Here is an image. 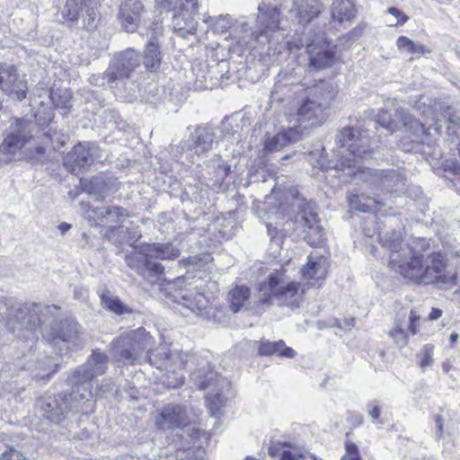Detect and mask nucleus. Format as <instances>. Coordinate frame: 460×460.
<instances>
[{
  "label": "nucleus",
  "instance_id": "obj_1",
  "mask_svg": "<svg viewBox=\"0 0 460 460\" xmlns=\"http://www.w3.org/2000/svg\"><path fill=\"white\" fill-rule=\"evenodd\" d=\"M332 95L320 94L319 86L305 87L299 78L288 71H280L276 77L270 96L272 109L282 111L287 121L292 125L264 140L263 153L277 152L297 141L307 128L321 126L326 119V110Z\"/></svg>",
  "mask_w": 460,
  "mask_h": 460
},
{
  "label": "nucleus",
  "instance_id": "obj_2",
  "mask_svg": "<svg viewBox=\"0 0 460 460\" xmlns=\"http://www.w3.org/2000/svg\"><path fill=\"white\" fill-rule=\"evenodd\" d=\"M378 239L391 252V267L405 279L420 284L440 282L453 286L460 282V267L454 273H444L446 265L440 254L428 257L423 264L422 254L417 253L412 246H402L400 230L379 232Z\"/></svg>",
  "mask_w": 460,
  "mask_h": 460
},
{
  "label": "nucleus",
  "instance_id": "obj_3",
  "mask_svg": "<svg viewBox=\"0 0 460 460\" xmlns=\"http://www.w3.org/2000/svg\"><path fill=\"white\" fill-rule=\"evenodd\" d=\"M369 137L366 132L352 128H346L340 131L336 137L337 156L339 160L334 167L337 169L357 167L353 175L369 184L373 190L393 191L404 185L402 173L396 170H375L363 168L358 164L363 160L371 157Z\"/></svg>",
  "mask_w": 460,
  "mask_h": 460
},
{
  "label": "nucleus",
  "instance_id": "obj_4",
  "mask_svg": "<svg viewBox=\"0 0 460 460\" xmlns=\"http://www.w3.org/2000/svg\"><path fill=\"white\" fill-rule=\"evenodd\" d=\"M107 361L108 357L104 353L93 351L88 360L70 376L73 391L69 394H59L42 402L44 416L50 421L58 423L67 412L78 411L84 401L93 396L95 378L105 372Z\"/></svg>",
  "mask_w": 460,
  "mask_h": 460
},
{
  "label": "nucleus",
  "instance_id": "obj_5",
  "mask_svg": "<svg viewBox=\"0 0 460 460\" xmlns=\"http://www.w3.org/2000/svg\"><path fill=\"white\" fill-rule=\"evenodd\" d=\"M154 344L152 336L140 327L121 334L112 342L111 352L113 357L126 365L141 363L149 360V355L153 352Z\"/></svg>",
  "mask_w": 460,
  "mask_h": 460
},
{
  "label": "nucleus",
  "instance_id": "obj_6",
  "mask_svg": "<svg viewBox=\"0 0 460 460\" xmlns=\"http://www.w3.org/2000/svg\"><path fill=\"white\" fill-rule=\"evenodd\" d=\"M285 270L281 267L270 272L268 278L258 284L261 303L270 305L271 297L279 300L280 305L297 306L304 293L296 281H288Z\"/></svg>",
  "mask_w": 460,
  "mask_h": 460
},
{
  "label": "nucleus",
  "instance_id": "obj_7",
  "mask_svg": "<svg viewBox=\"0 0 460 460\" xmlns=\"http://www.w3.org/2000/svg\"><path fill=\"white\" fill-rule=\"evenodd\" d=\"M191 378L201 390H208L206 395L207 406L213 416H217L220 409L227 402L230 394V382L224 376H218L212 369L199 368L191 374Z\"/></svg>",
  "mask_w": 460,
  "mask_h": 460
},
{
  "label": "nucleus",
  "instance_id": "obj_8",
  "mask_svg": "<svg viewBox=\"0 0 460 460\" xmlns=\"http://www.w3.org/2000/svg\"><path fill=\"white\" fill-rule=\"evenodd\" d=\"M42 306L37 304L14 307L12 297H0V322L4 321L6 327L13 332L21 330H34L41 320L39 314Z\"/></svg>",
  "mask_w": 460,
  "mask_h": 460
},
{
  "label": "nucleus",
  "instance_id": "obj_9",
  "mask_svg": "<svg viewBox=\"0 0 460 460\" xmlns=\"http://www.w3.org/2000/svg\"><path fill=\"white\" fill-rule=\"evenodd\" d=\"M38 131L35 122L23 119H16L11 124L9 132L0 146V164L12 161V155L21 150Z\"/></svg>",
  "mask_w": 460,
  "mask_h": 460
},
{
  "label": "nucleus",
  "instance_id": "obj_10",
  "mask_svg": "<svg viewBox=\"0 0 460 460\" xmlns=\"http://www.w3.org/2000/svg\"><path fill=\"white\" fill-rule=\"evenodd\" d=\"M426 106L424 97H421L415 104L416 109L421 111L422 114L426 117L423 122L414 119L403 110H396V117L405 131H409L416 136H421L425 134L429 135V130L432 128L436 132L440 130L441 124L438 123V119L436 118L435 109L429 105Z\"/></svg>",
  "mask_w": 460,
  "mask_h": 460
},
{
  "label": "nucleus",
  "instance_id": "obj_11",
  "mask_svg": "<svg viewBox=\"0 0 460 460\" xmlns=\"http://www.w3.org/2000/svg\"><path fill=\"white\" fill-rule=\"evenodd\" d=\"M289 49L305 47L310 59V66L314 69H322L329 67L334 61V55L329 49V44L321 35L316 36L314 40L309 39H293L288 42Z\"/></svg>",
  "mask_w": 460,
  "mask_h": 460
},
{
  "label": "nucleus",
  "instance_id": "obj_12",
  "mask_svg": "<svg viewBox=\"0 0 460 460\" xmlns=\"http://www.w3.org/2000/svg\"><path fill=\"white\" fill-rule=\"evenodd\" d=\"M323 10L321 0H292L287 18L296 31L315 21Z\"/></svg>",
  "mask_w": 460,
  "mask_h": 460
},
{
  "label": "nucleus",
  "instance_id": "obj_13",
  "mask_svg": "<svg viewBox=\"0 0 460 460\" xmlns=\"http://www.w3.org/2000/svg\"><path fill=\"white\" fill-rule=\"evenodd\" d=\"M297 227L304 233V240L312 246H321L325 241L324 228L318 221L316 211L308 205L296 217Z\"/></svg>",
  "mask_w": 460,
  "mask_h": 460
},
{
  "label": "nucleus",
  "instance_id": "obj_14",
  "mask_svg": "<svg viewBox=\"0 0 460 460\" xmlns=\"http://www.w3.org/2000/svg\"><path fill=\"white\" fill-rule=\"evenodd\" d=\"M101 0H66L62 9V16L69 21L75 22L81 13L86 14L84 25L89 30L95 28V21L98 16V6Z\"/></svg>",
  "mask_w": 460,
  "mask_h": 460
},
{
  "label": "nucleus",
  "instance_id": "obj_15",
  "mask_svg": "<svg viewBox=\"0 0 460 460\" xmlns=\"http://www.w3.org/2000/svg\"><path fill=\"white\" fill-rule=\"evenodd\" d=\"M140 65L138 54L131 49L117 55L112 64L105 72V77L109 84L128 78L133 72Z\"/></svg>",
  "mask_w": 460,
  "mask_h": 460
},
{
  "label": "nucleus",
  "instance_id": "obj_16",
  "mask_svg": "<svg viewBox=\"0 0 460 460\" xmlns=\"http://www.w3.org/2000/svg\"><path fill=\"white\" fill-rule=\"evenodd\" d=\"M125 260L130 269L150 282L154 281L152 278L161 275L164 270L161 263L151 261L147 254L146 243L141 245L139 250L127 255Z\"/></svg>",
  "mask_w": 460,
  "mask_h": 460
},
{
  "label": "nucleus",
  "instance_id": "obj_17",
  "mask_svg": "<svg viewBox=\"0 0 460 460\" xmlns=\"http://www.w3.org/2000/svg\"><path fill=\"white\" fill-rule=\"evenodd\" d=\"M155 427L161 430L181 429L188 425L189 418L184 407L168 403L153 416Z\"/></svg>",
  "mask_w": 460,
  "mask_h": 460
},
{
  "label": "nucleus",
  "instance_id": "obj_18",
  "mask_svg": "<svg viewBox=\"0 0 460 460\" xmlns=\"http://www.w3.org/2000/svg\"><path fill=\"white\" fill-rule=\"evenodd\" d=\"M0 88L13 100L22 101L26 97L28 85L24 77L17 74L12 66L0 68Z\"/></svg>",
  "mask_w": 460,
  "mask_h": 460
},
{
  "label": "nucleus",
  "instance_id": "obj_19",
  "mask_svg": "<svg viewBox=\"0 0 460 460\" xmlns=\"http://www.w3.org/2000/svg\"><path fill=\"white\" fill-rule=\"evenodd\" d=\"M258 9L260 13L257 18L256 30L252 34L255 40L261 43L270 42L273 40V32L279 29L283 30L279 19V12L276 7L269 8L266 11H262L261 6Z\"/></svg>",
  "mask_w": 460,
  "mask_h": 460
},
{
  "label": "nucleus",
  "instance_id": "obj_20",
  "mask_svg": "<svg viewBox=\"0 0 460 460\" xmlns=\"http://www.w3.org/2000/svg\"><path fill=\"white\" fill-rule=\"evenodd\" d=\"M188 361V355L181 351H171L165 345L161 346L149 355V362L157 368L172 369L181 368Z\"/></svg>",
  "mask_w": 460,
  "mask_h": 460
},
{
  "label": "nucleus",
  "instance_id": "obj_21",
  "mask_svg": "<svg viewBox=\"0 0 460 460\" xmlns=\"http://www.w3.org/2000/svg\"><path fill=\"white\" fill-rule=\"evenodd\" d=\"M420 315L416 311L410 312L407 320L397 319L389 335L399 347H404L408 343L409 335H414L418 332Z\"/></svg>",
  "mask_w": 460,
  "mask_h": 460
},
{
  "label": "nucleus",
  "instance_id": "obj_22",
  "mask_svg": "<svg viewBox=\"0 0 460 460\" xmlns=\"http://www.w3.org/2000/svg\"><path fill=\"white\" fill-rule=\"evenodd\" d=\"M144 5L141 0H125L119 10L122 27L128 32H134L141 21Z\"/></svg>",
  "mask_w": 460,
  "mask_h": 460
},
{
  "label": "nucleus",
  "instance_id": "obj_23",
  "mask_svg": "<svg viewBox=\"0 0 460 460\" xmlns=\"http://www.w3.org/2000/svg\"><path fill=\"white\" fill-rule=\"evenodd\" d=\"M93 146L90 143L75 146L64 160V165L72 173H76V171L89 165L93 162Z\"/></svg>",
  "mask_w": 460,
  "mask_h": 460
},
{
  "label": "nucleus",
  "instance_id": "obj_24",
  "mask_svg": "<svg viewBox=\"0 0 460 460\" xmlns=\"http://www.w3.org/2000/svg\"><path fill=\"white\" fill-rule=\"evenodd\" d=\"M327 258L318 253H312L308 256L307 263L301 270V273L305 279L312 281V286H320V281L327 276Z\"/></svg>",
  "mask_w": 460,
  "mask_h": 460
},
{
  "label": "nucleus",
  "instance_id": "obj_25",
  "mask_svg": "<svg viewBox=\"0 0 460 460\" xmlns=\"http://www.w3.org/2000/svg\"><path fill=\"white\" fill-rule=\"evenodd\" d=\"M269 454L278 460H306L312 455L296 443L288 440H278L269 448Z\"/></svg>",
  "mask_w": 460,
  "mask_h": 460
},
{
  "label": "nucleus",
  "instance_id": "obj_26",
  "mask_svg": "<svg viewBox=\"0 0 460 460\" xmlns=\"http://www.w3.org/2000/svg\"><path fill=\"white\" fill-rule=\"evenodd\" d=\"M146 251L151 259L162 261H173L181 254L180 249L172 243H146Z\"/></svg>",
  "mask_w": 460,
  "mask_h": 460
},
{
  "label": "nucleus",
  "instance_id": "obj_27",
  "mask_svg": "<svg viewBox=\"0 0 460 460\" xmlns=\"http://www.w3.org/2000/svg\"><path fill=\"white\" fill-rule=\"evenodd\" d=\"M259 353L262 356L276 354L288 358H293L296 356V351L292 348L287 347L283 341H262L259 348Z\"/></svg>",
  "mask_w": 460,
  "mask_h": 460
},
{
  "label": "nucleus",
  "instance_id": "obj_28",
  "mask_svg": "<svg viewBox=\"0 0 460 460\" xmlns=\"http://www.w3.org/2000/svg\"><path fill=\"white\" fill-rule=\"evenodd\" d=\"M332 17L340 22L349 21L356 14L353 0H332Z\"/></svg>",
  "mask_w": 460,
  "mask_h": 460
},
{
  "label": "nucleus",
  "instance_id": "obj_29",
  "mask_svg": "<svg viewBox=\"0 0 460 460\" xmlns=\"http://www.w3.org/2000/svg\"><path fill=\"white\" fill-rule=\"evenodd\" d=\"M213 136L207 128H198L193 135L194 153L198 155H203L212 148Z\"/></svg>",
  "mask_w": 460,
  "mask_h": 460
},
{
  "label": "nucleus",
  "instance_id": "obj_30",
  "mask_svg": "<svg viewBox=\"0 0 460 460\" xmlns=\"http://www.w3.org/2000/svg\"><path fill=\"white\" fill-rule=\"evenodd\" d=\"M181 304L197 314H203L208 306V300L201 293L186 291L181 295Z\"/></svg>",
  "mask_w": 460,
  "mask_h": 460
},
{
  "label": "nucleus",
  "instance_id": "obj_31",
  "mask_svg": "<svg viewBox=\"0 0 460 460\" xmlns=\"http://www.w3.org/2000/svg\"><path fill=\"white\" fill-rule=\"evenodd\" d=\"M349 202L351 208L366 213H376L381 208L379 201L364 194L349 196Z\"/></svg>",
  "mask_w": 460,
  "mask_h": 460
},
{
  "label": "nucleus",
  "instance_id": "obj_32",
  "mask_svg": "<svg viewBox=\"0 0 460 460\" xmlns=\"http://www.w3.org/2000/svg\"><path fill=\"white\" fill-rule=\"evenodd\" d=\"M161 60L162 54L158 42L155 39H150L144 53V65L147 69L156 70L160 67Z\"/></svg>",
  "mask_w": 460,
  "mask_h": 460
},
{
  "label": "nucleus",
  "instance_id": "obj_33",
  "mask_svg": "<svg viewBox=\"0 0 460 460\" xmlns=\"http://www.w3.org/2000/svg\"><path fill=\"white\" fill-rule=\"evenodd\" d=\"M79 324L71 320L61 322L54 340L59 339L65 342L75 343L79 338Z\"/></svg>",
  "mask_w": 460,
  "mask_h": 460
},
{
  "label": "nucleus",
  "instance_id": "obj_34",
  "mask_svg": "<svg viewBox=\"0 0 460 460\" xmlns=\"http://www.w3.org/2000/svg\"><path fill=\"white\" fill-rule=\"evenodd\" d=\"M250 297V289L246 286H236L228 293L230 307L234 313H237Z\"/></svg>",
  "mask_w": 460,
  "mask_h": 460
},
{
  "label": "nucleus",
  "instance_id": "obj_35",
  "mask_svg": "<svg viewBox=\"0 0 460 460\" xmlns=\"http://www.w3.org/2000/svg\"><path fill=\"white\" fill-rule=\"evenodd\" d=\"M99 219H105L107 223H123L125 220L124 209L119 207L96 208L93 210Z\"/></svg>",
  "mask_w": 460,
  "mask_h": 460
},
{
  "label": "nucleus",
  "instance_id": "obj_36",
  "mask_svg": "<svg viewBox=\"0 0 460 460\" xmlns=\"http://www.w3.org/2000/svg\"><path fill=\"white\" fill-rule=\"evenodd\" d=\"M102 305L117 314H128L131 310L125 305H123L120 300L113 296L110 291H104L100 296Z\"/></svg>",
  "mask_w": 460,
  "mask_h": 460
},
{
  "label": "nucleus",
  "instance_id": "obj_37",
  "mask_svg": "<svg viewBox=\"0 0 460 460\" xmlns=\"http://www.w3.org/2000/svg\"><path fill=\"white\" fill-rule=\"evenodd\" d=\"M396 45L402 52H405L407 54L420 56L429 53V50H428L423 45L415 43L405 36H400L396 40Z\"/></svg>",
  "mask_w": 460,
  "mask_h": 460
},
{
  "label": "nucleus",
  "instance_id": "obj_38",
  "mask_svg": "<svg viewBox=\"0 0 460 460\" xmlns=\"http://www.w3.org/2000/svg\"><path fill=\"white\" fill-rule=\"evenodd\" d=\"M49 98L57 109H64L69 111L71 108L72 93L67 89L51 90Z\"/></svg>",
  "mask_w": 460,
  "mask_h": 460
},
{
  "label": "nucleus",
  "instance_id": "obj_39",
  "mask_svg": "<svg viewBox=\"0 0 460 460\" xmlns=\"http://www.w3.org/2000/svg\"><path fill=\"white\" fill-rule=\"evenodd\" d=\"M376 122L390 133L399 128L398 123L391 119L390 114L386 111H380L378 112L376 115Z\"/></svg>",
  "mask_w": 460,
  "mask_h": 460
},
{
  "label": "nucleus",
  "instance_id": "obj_40",
  "mask_svg": "<svg viewBox=\"0 0 460 460\" xmlns=\"http://www.w3.org/2000/svg\"><path fill=\"white\" fill-rule=\"evenodd\" d=\"M47 137L54 144V148L64 146L69 140V136L50 128L47 132Z\"/></svg>",
  "mask_w": 460,
  "mask_h": 460
},
{
  "label": "nucleus",
  "instance_id": "obj_41",
  "mask_svg": "<svg viewBox=\"0 0 460 460\" xmlns=\"http://www.w3.org/2000/svg\"><path fill=\"white\" fill-rule=\"evenodd\" d=\"M341 460H362L358 445L347 440L345 442V454Z\"/></svg>",
  "mask_w": 460,
  "mask_h": 460
},
{
  "label": "nucleus",
  "instance_id": "obj_42",
  "mask_svg": "<svg viewBox=\"0 0 460 460\" xmlns=\"http://www.w3.org/2000/svg\"><path fill=\"white\" fill-rule=\"evenodd\" d=\"M433 350H434V346L431 345V344H427L425 345L422 349L420 350V366L422 367V368H426L429 366H431L432 362H433Z\"/></svg>",
  "mask_w": 460,
  "mask_h": 460
},
{
  "label": "nucleus",
  "instance_id": "obj_43",
  "mask_svg": "<svg viewBox=\"0 0 460 460\" xmlns=\"http://www.w3.org/2000/svg\"><path fill=\"white\" fill-rule=\"evenodd\" d=\"M386 12L394 18V20L390 22V26L403 25L409 20L408 15L396 7H389Z\"/></svg>",
  "mask_w": 460,
  "mask_h": 460
},
{
  "label": "nucleus",
  "instance_id": "obj_44",
  "mask_svg": "<svg viewBox=\"0 0 460 460\" xmlns=\"http://www.w3.org/2000/svg\"><path fill=\"white\" fill-rule=\"evenodd\" d=\"M212 166L216 169L217 177L220 180L225 179L231 169V166L225 163L220 157L211 161Z\"/></svg>",
  "mask_w": 460,
  "mask_h": 460
},
{
  "label": "nucleus",
  "instance_id": "obj_45",
  "mask_svg": "<svg viewBox=\"0 0 460 460\" xmlns=\"http://www.w3.org/2000/svg\"><path fill=\"white\" fill-rule=\"evenodd\" d=\"M0 460H29L26 458L20 451L10 447L6 451H4Z\"/></svg>",
  "mask_w": 460,
  "mask_h": 460
},
{
  "label": "nucleus",
  "instance_id": "obj_46",
  "mask_svg": "<svg viewBox=\"0 0 460 460\" xmlns=\"http://www.w3.org/2000/svg\"><path fill=\"white\" fill-rule=\"evenodd\" d=\"M215 30L219 32H226L231 27L230 19L228 16H219L215 22Z\"/></svg>",
  "mask_w": 460,
  "mask_h": 460
},
{
  "label": "nucleus",
  "instance_id": "obj_47",
  "mask_svg": "<svg viewBox=\"0 0 460 460\" xmlns=\"http://www.w3.org/2000/svg\"><path fill=\"white\" fill-rule=\"evenodd\" d=\"M367 410H368V414L372 419V422L381 424L382 421L379 419V416H380L379 406L373 402H370L367 404Z\"/></svg>",
  "mask_w": 460,
  "mask_h": 460
},
{
  "label": "nucleus",
  "instance_id": "obj_48",
  "mask_svg": "<svg viewBox=\"0 0 460 460\" xmlns=\"http://www.w3.org/2000/svg\"><path fill=\"white\" fill-rule=\"evenodd\" d=\"M434 421H435V428L437 429L436 437H437V438L440 439L444 437V420H443L441 415L437 414L434 417Z\"/></svg>",
  "mask_w": 460,
  "mask_h": 460
},
{
  "label": "nucleus",
  "instance_id": "obj_49",
  "mask_svg": "<svg viewBox=\"0 0 460 460\" xmlns=\"http://www.w3.org/2000/svg\"><path fill=\"white\" fill-rule=\"evenodd\" d=\"M155 2L164 9L171 10L177 7L178 0H155Z\"/></svg>",
  "mask_w": 460,
  "mask_h": 460
},
{
  "label": "nucleus",
  "instance_id": "obj_50",
  "mask_svg": "<svg viewBox=\"0 0 460 460\" xmlns=\"http://www.w3.org/2000/svg\"><path fill=\"white\" fill-rule=\"evenodd\" d=\"M112 389V384L109 380H103V384L96 390V394L100 393L101 394L111 392Z\"/></svg>",
  "mask_w": 460,
  "mask_h": 460
},
{
  "label": "nucleus",
  "instance_id": "obj_51",
  "mask_svg": "<svg viewBox=\"0 0 460 460\" xmlns=\"http://www.w3.org/2000/svg\"><path fill=\"white\" fill-rule=\"evenodd\" d=\"M52 119H53V113L50 111L45 114L44 118H41L40 115L37 116V120L39 121V123L41 126H44L45 124H49V122L52 121Z\"/></svg>",
  "mask_w": 460,
  "mask_h": 460
},
{
  "label": "nucleus",
  "instance_id": "obj_52",
  "mask_svg": "<svg viewBox=\"0 0 460 460\" xmlns=\"http://www.w3.org/2000/svg\"><path fill=\"white\" fill-rule=\"evenodd\" d=\"M442 315V311L440 309L433 308L431 313L429 315V320H437Z\"/></svg>",
  "mask_w": 460,
  "mask_h": 460
},
{
  "label": "nucleus",
  "instance_id": "obj_53",
  "mask_svg": "<svg viewBox=\"0 0 460 460\" xmlns=\"http://www.w3.org/2000/svg\"><path fill=\"white\" fill-rule=\"evenodd\" d=\"M267 227H268L269 235H270L272 239L275 238L276 234H277V228L271 227L269 225H267Z\"/></svg>",
  "mask_w": 460,
  "mask_h": 460
},
{
  "label": "nucleus",
  "instance_id": "obj_54",
  "mask_svg": "<svg viewBox=\"0 0 460 460\" xmlns=\"http://www.w3.org/2000/svg\"><path fill=\"white\" fill-rule=\"evenodd\" d=\"M71 226L66 223H63L59 226V229L62 233H65L68 229H70Z\"/></svg>",
  "mask_w": 460,
  "mask_h": 460
},
{
  "label": "nucleus",
  "instance_id": "obj_55",
  "mask_svg": "<svg viewBox=\"0 0 460 460\" xmlns=\"http://www.w3.org/2000/svg\"><path fill=\"white\" fill-rule=\"evenodd\" d=\"M458 334L456 332H453L451 333L450 335V341H451V344L454 345V343L457 341L458 339Z\"/></svg>",
  "mask_w": 460,
  "mask_h": 460
},
{
  "label": "nucleus",
  "instance_id": "obj_56",
  "mask_svg": "<svg viewBox=\"0 0 460 460\" xmlns=\"http://www.w3.org/2000/svg\"><path fill=\"white\" fill-rule=\"evenodd\" d=\"M45 151V148L41 146L36 147V153L37 154H43Z\"/></svg>",
  "mask_w": 460,
  "mask_h": 460
},
{
  "label": "nucleus",
  "instance_id": "obj_57",
  "mask_svg": "<svg viewBox=\"0 0 460 460\" xmlns=\"http://www.w3.org/2000/svg\"><path fill=\"white\" fill-rule=\"evenodd\" d=\"M306 460H322L315 456L312 455L311 456H307Z\"/></svg>",
  "mask_w": 460,
  "mask_h": 460
},
{
  "label": "nucleus",
  "instance_id": "obj_58",
  "mask_svg": "<svg viewBox=\"0 0 460 460\" xmlns=\"http://www.w3.org/2000/svg\"><path fill=\"white\" fill-rule=\"evenodd\" d=\"M155 26H156V28H155L156 33L161 34V32H162V26H160L158 24H156Z\"/></svg>",
  "mask_w": 460,
  "mask_h": 460
},
{
  "label": "nucleus",
  "instance_id": "obj_59",
  "mask_svg": "<svg viewBox=\"0 0 460 460\" xmlns=\"http://www.w3.org/2000/svg\"><path fill=\"white\" fill-rule=\"evenodd\" d=\"M182 384H183V378H182V377H181V378H180V380L178 381V383H177L176 385H174L173 386H174V387H177V386H179V385H181Z\"/></svg>",
  "mask_w": 460,
  "mask_h": 460
},
{
  "label": "nucleus",
  "instance_id": "obj_60",
  "mask_svg": "<svg viewBox=\"0 0 460 460\" xmlns=\"http://www.w3.org/2000/svg\"><path fill=\"white\" fill-rule=\"evenodd\" d=\"M244 460H260V459H257V458H254V457H252V456H246L244 458Z\"/></svg>",
  "mask_w": 460,
  "mask_h": 460
},
{
  "label": "nucleus",
  "instance_id": "obj_61",
  "mask_svg": "<svg viewBox=\"0 0 460 460\" xmlns=\"http://www.w3.org/2000/svg\"><path fill=\"white\" fill-rule=\"evenodd\" d=\"M38 380H40V379H44L45 376H40V375H37L35 376Z\"/></svg>",
  "mask_w": 460,
  "mask_h": 460
},
{
  "label": "nucleus",
  "instance_id": "obj_62",
  "mask_svg": "<svg viewBox=\"0 0 460 460\" xmlns=\"http://www.w3.org/2000/svg\"><path fill=\"white\" fill-rule=\"evenodd\" d=\"M55 372V370H52L51 372H49L46 376L47 378H49L50 377V375L53 374Z\"/></svg>",
  "mask_w": 460,
  "mask_h": 460
},
{
  "label": "nucleus",
  "instance_id": "obj_63",
  "mask_svg": "<svg viewBox=\"0 0 460 460\" xmlns=\"http://www.w3.org/2000/svg\"><path fill=\"white\" fill-rule=\"evenodd\" d=\"M457 54H458V57L460 58V50L458 51V53H457Z\"/></svg>",
  "mask_w": 460,
  "mask_h": 460
}]
</instances>
